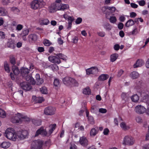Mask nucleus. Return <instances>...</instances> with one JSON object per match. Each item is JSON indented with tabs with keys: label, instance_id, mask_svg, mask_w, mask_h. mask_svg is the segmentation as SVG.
<instances>
[{
	"label": "nucleus",
	"instance_id": "nucleus-1",
	"mask_svg": "<svg viewBox=\"0 0 149 149\" xmlns=\"http://www.w3.org/2000/svg\"><path fill=\"white\" fill-rule=\"evenodd\" d=\"M5 134L8 139L12 141H15L17 139L15 131L13 128H8L6 131Z\"/></svg>",
	"mask_w": 149,
	"mask_h": 149
},
{
	"label": "nucleus",
	"instance_id": "nucleus-2",
	"mask_svg": "<svg viewBox=\"0 0 149 149\" xmlns=\"http://www.w3.org/2000/svg\"><path fill=\"white\" fill-rule=\"evenodd\" d=\"M63 83L68 86H77L79 85L78 82L74 79L67 77L64 78L63 79Z\"/></svg>",
	"mask_w": 149,
	"mask_h": 149
},
{
	"label": "nucleus",
	"instance_id": "nucleus-3",
	"mask_svg": "<svg viewBox=\"0 0 149 149\" xmlns=\"http://www.w3.org/2000/svg\"><path fill=\"white\" fill-rule=\"evenodd\" d=\"M45 2L43 0H34L31 3V8L33 9H37L40 5H43Z\"/></svg>",
	"mask_w": 149,
	"mask_h": 149
},
{
	"label": "nucleus",
	"instance_id": "nucleus-4",
	"mask_svg": "<svg viewBox=\"0 0 149 149\" xmlns=\"http://www.w3.org/2000/svg\"><path fill=\"white\" fill-rule=\"evenodd\" d=\"M134 142V140L133 137L131 136H126L123 139V144L124 145H133Z\"/></svg>",
	"mask_w": 149,
	"mask_h": 149
},
{
	"label": "nucleus",
	"instance_id": "nucleus-5",
	"mask_svg": "<svg viewBox=\"0 0 149 149\" xmlns=\"http://www.w3.org/2000/svg\"><path fill=\"white\" fill-rule=\"evenodd\" d=\"M28 134V131L25 130H20L17 131L16 133L17 137L20 140L26 138Z\"/></svg>",
	"mask_w": 149,
	"mask_h": 149
},
{
	"label": "nucleus",
	"instance_id": "nucleus-6",
	"mask_svg": "<svg viewBox=\"0 0 149 149\" xmlns=\"http://www.w3.org/2000/svg\"><path fill=\"white\" fill-rule=\"evenodd\" d=\"M43 142L39 140L33 141L31 146V149H40L42 146Z\"/></svg>",
	"mask_w": 149,
	"mask_h": 149
},
{
	"label": "nucleus",
	"instance_id": "nucleus-7",
	"mask_svg": "<svg viewBox=\"0 0 149 149\" xmlns=\"http://www.w3.org/2000/svg\"><path fill=\"white\" fill-rule=\"evenodd\" d=\"M56 111V108L52 106L46 107L44 110V113L47 115H52L54 114Z\"/></svg>",
	"mask_w": 149,
	"mask_h": 149
},
{
	"label": "nucleus",
	"instance_id": "nucleus-8",
	"mask_svg": "<svg viewBox=\"0 0 149 149\" xmlns=\"http://www.w3.org/2000/svg\"><path fill=\"white\" fill-rule=\"evenodd\" d=\"M48 59L50 62L56 64H58L61 62L60 60L56 56H50L48 57Z\"/></svg>",
	"mask_w": 149,
	"mask_h": 149
},
{
	"label": "nucleus",
	"instance_id": "nucleus-9",
	"mask_svg": "<svg viewBox=\"0 0 149 149\" xmlns=\"http://www.w3.org/2000/svg\"><path fill=\"white\" fill-rule=\"evenodd\" d=\"M40 134L44 136H49V133L47 134V132L43 129L42 127H40L36 132L35 134V136H37L38 135Z\"/></svg>",
	"mask_w": 149,
	"mask_h": 149
},
{
	"label": "nucleus",
	"instance_id": "nucleus-10",
	"mask_svg": "<svg viewBox=\"0 0 149 149\" xmlns=\"http://www.w3.org/2000/svg\"><path fill=\"white\" fill-rule=\"evenodd\" d=\"M135 111L137 113L141 114L144 113L146 111V109L141 105L137 106L135 108Z\"/></svg>",
	"mask_w": 149,
	"mask_h": 149
},
{
	"label": "nucleus",
	"instance_id": "nucleus-11",
	"mask_svg": "<svg viewBox=\"0 0 149 149\" xmlns=\"http://www.w3.org/2000/svg\"><path fill=\"white\" fill-rule=\"evenodd\" d=\"M20 86L23 90L26 91H29L31 88V86L30 84L26 81L21 82Z\"/></svg>",
	"mask_w": 149,
	"mask_h": 149
},
{
	"label": "nucleus",
	"instance_id": "nucleus-12",
	"mask_svg": "<svg viewBox=\"0 0 149 149\" xmlns=\"http://www.w3.org/2000/svg\"><path fill=\"white\" fill-rule=\"evenodd\" d=\"M98 70L96 67H93L87 69L86 70V74H95L97 73Z\"/></svg>",
	"mask_w": 149,
	"mask_h": 149
},
{
	"label": "nucleus",
	"instance_id": "nucleus-13",
	"mask_svg": "<svg viewBox=\"0 0 149 149\" xmlns=\"http://www.w3.org/2000/svg\"><path fill=\"white\" fill-rule=\"evenodd\" d=\"M80 143L82 146H86L88 144V141L85 137H81L79 140Z\"/></svg>",
	"mask_w": 149,
	"mask_h": 149
},
{
	"label": "nucleus",
	"instance_id": "nucleus-14",
	"mask_svg": "<svg viewBox=\"0 0 149 149\" xmlns=\"http://www.w3.org/2000/svg\"><path fill=\"white\" fill-rule=\"evenodd\" d=\"M29 72V70L28 68L23 67L21 69V74L23 77L28 75Z\"/></svg>",
	"mask_w": 149,
	"mask_h": 149
},
{
	"label": "nucleus",
	"instance_id": "nucleus-15",
	"mask_svg": "<svg viewBox=\"0 0 149 149\" xmlns=\"http://www.w3.org/2000/svg\"><path fill=\"white\" fill-rule=\"evenodd\" d=\"M11 120L13 123H19L20 121V118L19 116L17 115V113L15 116L12 117Z\"/></svg>",
	"mask_w": 149,
	"mask_h": 149
},
{
	"label": "nucleus",
	"instance_id": "nucleus-16",
	"mask_svg": "<svg viewBox=\"0 0 149 149\" xmlns=\"http://www.w3.org/2000/svg\"><path fill=\"white\" fill-rule=\"evenodd\" d=\"M7 45L8 47L14 49L15 47L16 44L14 40H10L7 43Z\"/></svg>",
	"mask_w": 149,
	"mask_h": 149
},
{
	"label": "nucleus",
	"instance_id": "nucleus-17",
	"mask_svg": "<svg viewBox=\"0 0 149 149\" xmlns=\"http://www.w3.org/2000/svg\"><path fill=\"white\" fill-rule=\"evenodd\" d=\"M29 40L30 41L35 42L38 39V36L35 34H32L28 36Z\"/></svg>",
	"mask_w": 149,
	"mask_h": 149
},
{
	"label": "nucleus",
	"instance_id": "nucleus-18",
	"mask_svg": "<svg viewBox=\"0 0 149 149\" xmlns=\"http://www.w3.org/2000/svg\"><path fill=\"white\" fill-rule=\"evenodd\" d=\"M32 99L35 101L36 103H41L44 100L42 97H36L35 96H33Z\"/></svg>",
	"mask_w": 149,
	"mask_h": 149
},
{
	"label": "nucleus",
	"instance_id": "nucleus-19",
	"mask_svg": "<svg viewBox=\"0 0 149 149\" xmlns=\"http://www.w3.org/2000/svg\"><path fill=\"white\" fill-rule=\"evenodd\" d=\"M56 124H51L49 126V130L48 132L49 135H50L56 129Z\"/></svg>",
	"mask_w": 149,
	"mask_h": 149
},
{
	"label": "nucleus",
	"instance_id": "nucleus-20",
	"mask_svg": "<svg viewBox=\"0 0 149 149\" xmlns=\"http://www.w3.org/2000/svg\"><path fill=\"white\" fill-rule=\"evenodd\" d=\"M109 77V76L108 74H102L99 76L98 79L100 81H104L107 80Z\"/></svg>",
	"mask_w": 149,
	"mask_h": 149
},
{
	"label": "nucleus",
	"instance_id": "nucleus-21",
	"mask_svg": "<svg viewBox=\"0 0 149 149\" xmlns=\"http://www.w3.org/2000/svg\"><path fill=\"white\" fill-rule=\"evenodd\" d=\"M10 143L8 142L4 141L0 145V147L1 148L6 149L9 147L10 146Z\"/></svg>",
	"mask_w": 149,
	"mask_h": 149
},
{
	"label": "nucleus",
	"instance_id": "nucleus-22",
	"mask_svg": "<svg viewBox=\"0 0 149 149\" xmlns=\"http://www.w3.org/2000/svg\"><path fill=\"white\" fill-rule=\"evenodd\" d=\"M64 18L68 21V23H72V22L74 20V19L73 17H71L68 16L66 14H64L63 15Z\"/></svg>",
	"mask_w": 149,
	"mask_h": 149
},
{
	"label": "nucleus",
	"instance_id": "nucleus-23",
	"mask_svg": "<svg viewBox=\"0 0 149 149\" xmlns=\"http://www.w3.org/2000/svg\"><path fill=\"white\" fill-rule=\"evenodd\" d=\"M40 25H47L49 23V21L47 19H42L39 21Z\"/></svg>",
	"mask_w": 149,
	"mask_h": 149
},
{
	"label": "nucleus",
	"instance_id": "nucleus-24",
	"mask_svg": "<svg viewBox=\"0 0 149 149\" xmlns=\"http://www.w3.org/2000/svg\"><path fill=\"white\" fill-rule=\"evenodd\" d=\"M143 63H144L142 60H138L136 61V63L134 64V68H136L140 67L141 66Z\"/></svg>",
	"mask_w": 149,
	"mask_h": 149
},
{
	"label": "nucleus",
	"instance_id": "nucleus-25",
	"mask_svg": "<svg viewBox=\"0 0 149 149\" xmlns=\"http://www.w3.org/2000/svg\"><path fill=\"white\" fill-rule=\"evenodd\" d=\"M118 56V54L117 53H114L111 54L110 56V61L114 62L116 61Z\"/></svg>",
	"mask_w": 149,
	"mask_h": 149
},
{
	"label": "nucleus",
	"instance_id": "nucleus-26",
	"mask_svg": "<svg viewBox=\"0 0 149 149\" xmlns=\"http://www.w3.org/2000/svg\"><path fill=\"white\" fill-rule=\"evenodd\" d=\"M130 76L132 79H136L139 77V74L137 72L133 71L130 74Z\"/></svg>",
	"mask_w": 149,
	"mask_h": 149
},
{
	"label": "nucleus",
	"instance_id": "nucleus-27",
	"mask_svg": "<svg viewBox=\"0 0 149 149\" xmlns=\"http://www.w3.org/2000/svg\"><path fill=\"white\" fill-rule=\"evenodd\" d=\"M98 132L97 128H93L91 130L90 135L91 136H94Z\"/></svg>",
	"mask_w": 149,
	"mask_h": 149
},
{
	"label": "nucleus",
	"instance_id": "nucleus-28",
	"mask_svg": "<svg viewBox=\"0 0 149 149\" xmlns=\"http://www.w3.org/2000/svg\"><path fill=\"white\" fill-rule=\"evenodd\" d=\"M13 71L16 75H18L20 71L18 68L15 66H13L12 67Z\"/></svg>",
	"mask_w": 149,
	"mask_h": 149
},
{
	"label": "nucleus",
	"instance_id": "nucleus-29",
	"mask_svg": "<svg viewBox=\"0 0 149 149\" xmlns=\"http://www.w3.org/2000/svg\"><path fill=\"white\" fill-rule=\"evenodd\" d=\"M61 2V0H56L55 2L52 3L51 5L52 9H57L56 3H60Z\"/></svg>",
	"mask_w": 149,
	"mask_h": 149
},
{
	"label": "nucleus",
	"instance_id": "nucleus-30",
	"mask_svg": "<svg viewBox=\"0 0 149 149\" xmlns=\"http://www.w3.org/2000/svg\"><path fill=\"white\" fill-rule=\"evenodd\" d=\"M56 56H57L60 59H61L64 61H66L67 59V57L62 54L59 53L57 54H56Z\"/></svg>",
	"mask_w": 149,
	"mask_h": 149
},
{
	"label": "nucleus",
	"instance_id": "nucleus-31",
	"mask_svg": "<svg viewBox=\"0 0 149 149\" xmlns=\"http://www.w3.org/2000/svg\"><path fill=\"white\" fill-rule=\"evenodd\" d=\"M131 99L132 101L134 102H137L139 99V96L136 94H134L131 97Z\"/></svg>",
	"mask_w": 149,
	"mask_h": 149
},
{
	"label": "nucleus",
	"instance_id": "nucleus-32",
	"mask_svg": "<svg viewBox=\"0 0 149 149\" xmlns=\"http://www.w3.org/2000/svg\"><path fill=\"white\" fill-rule=\"evenodd\" d=\"M134 24L133 20L132 19H130L126 22L125 24V26L127 27H128L133 25Z\"/></svg>",
	"mask_w": 149,
	"mask_h": 149
},
{
	"label": "nucleus",
	"instance_id": "nucleus-33",
	"mask_svg": "<svg viewBox=\"0 0 149 149\" xmlns=\"http://www.w3.org/2000/svg\"><path fill=\"white\" fill-rule=\"evenodd\" d=\"M54 85L56 88H58L60 86V82L58 79H55L54 80Z\"/></svg>",
	"mask_w": 149,
	"mask_h": 149
},
{
	"label": "nucleus",
	"instance_id": "nucleus-34",
	"mask_svg": "<svg viewBox=\"0 0 149 149\" xmlns=\"http://www.w3.org/2000/svg\"><path fill=\"white\" fill-rule=\"evenodd\" d=\"M29 32V30L28 29H23L21 32L20 33V35L21 36H27Z\"/></svg>",
	"mask_w": 149,
	"mask_h": 149
},
{
	"label": "nucleus",
	"instance_id": "nucleus-35",
	"mask_svg": "<svg viewBox=\"0 0 149 149\" xmlns=\"http://www.w3.org/2000/svg\"><path fill=\"white\" fill-rule=\"evenodd\" d=\"M104 28L106 31H110L112 29V26L108 23H106L103 25Z\"/></svg>",
	"mask_w": 149,
	"mask_h": 149
},
{
	"label": "nucleus",
	"instance_id": "nucleus-36",
	"mask_svg": "<svg viewBox=\"0 0 149 149\" xmlns=\"http://www.w3.org/2000/svg\"><path fill=\"white\" fill-rule=\"evenodd\" d=\"M49 68L54 71L57 70L58 69V66L56 64H51L50 65Z\"/></svg>",
	"mask_w": 149,
	"mask_h": 149
},
{
	"label": "nucleus",
	"instance_id": "nucleus-37",
	"mask_svg": "<svg viewBox=\"0 0 149 149\" xmlns=\"http://www.w3.org/2000/svg\"><path fill=\"white\" fill-rule=\"evenodd\" d=\"M33 123L36 126H39L41 125V121L40 120L33 119L32 120Z\"/></svg>",
	"mask_w": 149,
	"mask_h": 149
},
{
	"label": "nucleus",
	"instance_id": "nucleus-38",
	"mask_svg": "<svg viewBox=\"0 0 149 149\" xmlns=\"http://www.w3.org/2000/svg\"><path fill=\"white\" fill-rule=\"evenodd\" d=\"M91 91L89 88L87 87L84 89L83 90V93L85 95H89L91 94Z\"/></svg>",
	"mask_w": 149,
	"mask_h": 149
},
{
	"label": "nucleus",
	"instance_id": "nucleus-39",
	"mask_svg": "<svg viewBox=\"0 0 149 149\" xmlns=\"http://www.w3.org/2000/svg\"><path fill=\"white\" fill-rule=\"evenodd\" d=\"M4 66L5 71L7 72H10V69L9 65L6 62H4Z\"/></svg>",
	"mask_w": 149,
	"mask_h": 149
},
{
	"label": "nucleus",
	"instance_id": "nucleus-40",
	"mask_svg": "<svg viewBox=\"0 0 149 149\" xmlns=\"http://www.w3.org/2000/svg\"><path fill=\"white\" fill-rule=\"evenodd\" d=\"M10 63L14 66L16 63V60L15 58L13 55H11L10 57Z\"/></svg>",
	"mask_w": 149,
	"mask_h": 149
},
{
	"label": "nucleus",
	"instance_id": "nucleus-41",
	"mask_svg": "<svg viewBox=\"0 0 149 149\" xmlns=\"http://www.w3.org/2000/svg\"><path fill=\"white\" fill-rule=\"evenodd\" d=\"M120 127L124 130H126L129 128L128 126H127L124 122H122L120 124Z\"/></svg>",
	"mask_w": 149,
	"mask_h": 149
},
{
	"label": "nucleus",
	"instance_id": "nucleus-42",
	"mask_svg": "<svg viewBox=\"0 0 149 149\" xmlns=\"http://www.w3.org/2000/svg\"><path fill=\"white\" fill-rule=\"evenodd\" d=\"M138 32L139 31L136 27L134 26L133 31L130 32V33L132 35H135L137 34Z\"/></svg>",
	"mask_w": 149,
	"mask_h": 149
},
{
	"label": "nucleus",
	"instance_id": "nucleus-43",
	"mask_svg": "<svg viewBox=\"0 0 149 149\" xmlns=\"http://www.w3.org/2000/svg\"><path fill=\"white\" fill-rule=\"evenodd\" d=\"M61 7L60 9H68L69 8V6L68 4H61Z\"/></svg>",
	"mask_w": 149,
	"mask_h": 149
},
{
	"label": "nucleus",
	"instance_id": "nucleus-44",
	"mask_svg": "<svg viewBox=\"0 0 149 149\" xmlns=\"http://www.w3.org/2000/svg\"><path fill=\"white\" fill-rule=\"evenodd\" d=\"M109 20L111 23L114 24L116 22L117 19L115 17L112 16L110 17Z\"/></svg>",
	"mask_w": 149,
	"mask_h": 149
},
{
	"label": "nucleus",
	"instance_id": "nucleus-45",
	"mask_svg": "<svg viewBox=\"0 0 149 149\" xmlns=\"http://www.w3.org/2000/svg\"><path fill=\"white\" fill-rule=\"evenodd\" d=\"M6 116V114L5 111L3 110L0 109V117L5 118Z\"/></svg>",
	"mask_w": 149,
	"mask_h": 149
},
{
	"label": "nucleus",
	"instance_id": "nucleus-46",
	"mask_svg": "<svg viewBox=\"0 0 149 149\" xmlns=\"http://www.w3.org/2000/svg\"><path fill=\"white\" fill-rule=\"evenodd\" d=\"M41 93L44 94H46L47 93V88L45 87H43L40 89Z\"/></svg>",
	"mask_w": 149,
	"mask_h": 149
},
{
	"label": "nucleus",
	"instance_id": "nucleus-47",
	"mask_svg": "<svg viewBox=\"0 0 149 149\" xmlns=\"http://www.w3.org/2000/svg\"><path fill=\"white\" fill-rule=\"evenodd\" d=\"M52 42L47 39H45L43 41V44L46 46H49L52 44Z\"/></svg>",
	"mask_w": 149,
	"mask_h": 149
},
{
	"label": "nucleus",
	"instance_id": "nucleus-48",
	"mask_svg": "<svg viewBox=\"0 0 149 149\" xmlns=\"http://www.w3.org/2000/svg\"><path fill=\"white\" fill-rule=\"evenodd\" d=\"M89 122L91 124H93L94 123V120L92 116H90L88 118Z\"/></svg>",
	"mask_w": 149,
	"mask_h": 149
},
{
	"label": "nucleus",
	"instance_id": "nucleus-49",
	"mask_svg": "<svg viewBox=\"0 0 149 149\" xmlns=\"http://www.w3.org/2000/svg\"><path fill=\"white\" fill-rule=\"evenodd\" d=\"M23 26L22 25L18 24L17 25L15 30L17 31H20L23 29Z\"/></svg>",
	"mask_w": 149,
	"mask_h": 149
},
{
	"label": "nucleus",
	"instance_id": "nucleus-50",
	"mask_svg": "<svg viewBox=\"0 0 149 149\" xmlns=\"http://www.w3.org/2000/svg\"><path fill=\"white\" fill-rule=\"evenodd\" d=\"M50 65L49 63L48 62H43L42 63V66L44 68H49Z\"/></svg>",
	"mask_w": 149,
	"mask_h": 149
},
{
	"label": "nucleus",
	"instance_id": "nucleus-51",
	"mask_svg": "<svg viewBox=\"0 0 149 149\" xmlns=\"http://www.w3.org/2000/svg\"><path fill=\"white\" fill-rule=\"evenodd\" d=\"M7 15V11L6 10H0V15L5 16Z\"/></svg>",
	"mask_w": 149,
	"mask_h": 149
},
{
	"label": "nucleus",
	"instance_id": "nucleus-52",
	"mask_svg": "<svg viewBox=\"0 0 149 149\" xmlns=\"http://www.w3.org/2000/svg\"><path fill=\"white\" fill-rule=\"evenodd\" d=\"M97 34L100 37H104L105 35V33L104 31H99L97 33Z\"/></svg>",
	"mask_w": 149,
	"mask_h": 149
},
{
	"label": "nucleus",
	"instance_id": "nucleus-53",
	"mask_svg": "<svg viewBox=\"0 0 149 149\" xmlns=\"http://www.w3.org/2000/svg\"><path fill=\"white\" fill-rule=\"evenodd\" d=\"M5 38V35L4 33L0 31V41L2 40Z\"/></svg>",
	"mask_w": 149,
	"mask_h": 149
},
{
	"label": "nucleus",
	"instance_id": "nucleus-54",
	"mask_svg": "<svg viewBox=\"0 0 149 149\" xmlns=\"http://www.w3.org/2000/svg\"><path fill=\"white\" fill-rule=\"evenodd\" d=\"M82 21V19L81 17L77 18L75 21V23L77 24H80Z\"/></svg>",
	"mask_w": 149,
	"mask_h": 149
},
{
	"label": "nucleus",
	"instance_id": "nucleus-55",
	"mask_svg": "<svg viewBox=\"0 0 149 149\" xmlns=\"http://www.w3.org/2000/svg\"><path fill=\"white\" fill-rule=\"evenodd\" d=\"M126 95V93H122L121 95V97L122 99L124 100L125 101L126 100H127V98Z\"/></svg>",
	"mask_w": 149,
	"mask_h": 149
},
{
	"label": "nucleus",
	"instance_id": "nucleus-56",
	"mask_svg": "<svg viewBox=\"0 0 149 149\" xmlns=\"http://www.w3.org/2000/svg\"><path fill=\"white\" fill-rule=\"evenodd\" d=\"M17 115L19 116V118H20V120L21 118L22 119L24 120V119H25L26 117H27L26 116L22 115L19 113H17Z\"/></svg>",
	"mask_w": 149,
	"mask_h": 149
},
{
	"label": "nucleus",
	"instance_id": "nucleus-57",
	"mask_svg": "<svg viewBox=\"0 0 149 149\" xmlns=\"http://www.w3.org/2000/svg\"><path fill=\"white\" fill-rule=\"evenodd\" d=\"M136 120L138 123H141L142 122V119L140 116H137L136 118Z\"/></svg>",
	"mask_w": 149,
	"mask_h": 149
},
{
	"label": "nucleus",
	"instance_id": "nucleus-58",
	"mask_svg": "<svg viewBox=\"0 0 149 149\" xmlns=\"http://www.w3.org/2000/svg\"><path fill=\"white\" fill-rule=\"evenodd\" d=\"M37 81V84L38 85H40L42 84L44 82L43 79L40 78L39 80H38Z\"/></svg>",
	"mask_w": 149,
	"mask_h": 149
},
{
	"label": "nucleus",
	"instance_id": "nucleus-59",
	"mask_svg": "<svg viewBox=\"0 0 149 149\" xmlns=\"http://www.w3.org/2000/svg\"><path fill=\"white\" fill-rule=\"evenodd\" d=\"M113 48L114 50L118 51L120 48V46L119 44H116L113 46Z\"/></svg>",
	"mask_w": 149,
	"mask_h": 149
},
{
	"label": "nucleus",
	"instance_id": "nucleus-60",
	"mask_svg": "<svg viewBox=\"0 0 149 149\" xmlns=\"http://www.w3.org/2000/svg\"><path fill=\"white\" fill-rule=\"evenodd\" d=\"M124 72V71L122 69H120L119 70L118 72V74H117V76L118 77H120L123 74Z\"/></svg>",
	"mask_w": 149,
	"mask_h": 149
},
{
	"label": "nucleus",
	"instance_id": "nucleus-61",
	"mask_svg": "<svg viewBox=\"0 0 149 149\" xmlns=\"http://www.w3.org/2000/svg\"><path fill=\"white\" fill-rule=\"evenodd\" d=\"M123 26L124 24L123 23L121 22L119 23L118 25V28L120 30L122 29L123 27Z\"/></svg>",
	"mask_w": 149,
	"mask_h": 149
},
{
	"label": "nucleus",
	"instance_id": "nucleus-62",
	"mask_svg": "<svg viewBox=\"0 0 149 149\" xmlns=\"http://www.w3.org/2000/svg\"><path fill=\"white\" fill-rule=\"evenodd\" d=\"M26 77V80L29 82L31 80V79L32 78V77L30 75H27L25 76Z\"/></svg>",
	"mask_w": 149,
	"mask_h": 149
},
{
	"label": "nucleus",
	"instance_id": "nucleus-63",
	"mask_svg": "<svg viewBox=\"0 0 149 149\" xmlns=\"http://www.w3.org/2000/svg\"><path fill=\"white\" fill-rule=\"evenodd\" d=\"M78 39L77 37L75 36L72 39V42L74 43H76L77 42Z\"/></svg>",
	"mask_w": 149,
	"mask_h": 149
},
{
	"label": "nucleus",
	"instance_id": "nucleus-64",
	"mask_svg": "<svg viewBox=\"0 0 149 149\" xmlns=\"http://www.w3.org/2000/svg\"><path fill=\"white\" fill-rule=\"evenodd\" d=\"M139 5L141 6H144L145 4V1L144 0H141L138 1Z\"/></svg>",
	"mask_w": 149,
	"mask_h": 149
}]
</instances>
